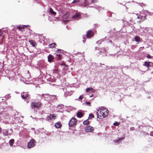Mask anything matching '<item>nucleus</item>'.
<instances>
[{"label":"nucleus","instance_id":"f257e3e1","mask_svg":"<svg viewBox=\"0 0 153 153\" xmlns=\"http://www.w3.org/2000/svg\"><path fill=\"white\" fill-rule=\"evenodd\" d=\"M108 111L107 109L103 107H100L97 112V117L100 119L104 118L108 115Z\"/></svg>","mask_w":153,"mask_h":153},{"label":"nucleus","instance_id":"f03ea898","mask_svg":"<svg viewBox=\"0 0 153 153\" xmlns=\"http://www.w3.org/2000/svg\"><path fill=\"white\" fill-rule=\"evenodd\" d=\"M41 105V103L39 102H33L31 103L30 106L32 109L35 108H39L40 107Z\"/></svg>","mask_w":153,"mask_h":153},{"label":"nucleus","instance_id":"7ed1b4c3","mask_svg":"<svg viewBox=\"0 0 153 153\" xmlns=\"http://www.w3.org/2000/svg\"><path fill=\"white\" fill-rule=\"evenodd\" d=\"M77 122L76 118H72L69 122V125L70 126L72 127L76 124Z\"/></svg>","mask_w":153,"mask_h":153},{"label":"nucleus","instance_id":"20e7f679","mask_svg":"<svg viewBox=\"0 0 153 153\" xmlns=\"http://www.w3.org/2000/svg\"><path fill=\"white\" fill-rule=\"evenodd\" d=\"M35 141L33 139H31L27 144V147L28 148H31L35 146Z\"/></svg>","mask_w":153,"mask_h":153},{"label":"nucleus","instance_id":"39448f33","mask_svg":"<svg viewBox=\"0 0 153 153\" xmlns=\"http://www.w3.org/2000/svg\"><path fill=\"white\" fill-rule=\"evenodd\" d=\"M56 118V116L54 114H50L49 116H47L46 118V120L49 121L51 120H54Z\"/></svg>","mask_w":153,"mask_h":153},{"label":"nucleus","instance_id":"423d86ee","mask_svg":"<svg viewBox=\"0 0 153 153\" xmlns=\"http://www.w3.org/2000/svg\"><path fill=\"white\" fill-rule=\"evenodd\" d=\"M94 35V32L91 30H89L87 32L86 36L88 38L92 37Z\"/></svg>","mask_w":153,"mask_h":153},{"label":"nucleus","instance_id":"0eeeda50","mask_svg":"<svg viewBox=\"0 0 153 153\" xmlns=\"http://www.w3.org/2000/svg\"><path fill=\"white\" fill-rule=\"evenodd\" d=\"M80 5L82 7H86L89 5V3L88 2L87 0H84V1L81 3Z\"/></svg>","mask_w":153,"mask_h":153},{"label":"nucleus","instance_id":"6e6552de","mask_svg":"<svg viewBox=\"0 0 153 153\" xmlns=\"http://www.w3.org/2000/svg\"><path fill=\"white\" fill-rule=\"evenodd\" d=\"M94 129L93 127H92L90 126H88L86 127L85 128V130L86 132H92Z\"/></svg>","mask_w":153,"mask_h":153},{"label":"nucleus","instance_id":"1a4fd4ad","mask_svg":"<svg viewBox=\"0 0 153 153\" xmlns=\"http://www.w3.org/2000/svg\"><path fill=\"white\" fill-rule=\"evenodd\" d=\"M72 18L76 20H78L80 19V14L78 13H76L72 16Z\"/></svg>","mask_w":153,"mask_h":153},{"label":"nucleus","instance_id":"9d476101","mask_svg":"<svg viewBox=\"0 0 153 153\" xmlns=\"http://www.w3.org/2000/svg\"><path fill=\"white\" fill-rule=\"evenodd\" d=\"M73 93V92L71 91H67L66 92H65L64 96L66 97L68 96H71Z\"/></svg>","mask_w":153,"mask_h":153},{"label":"nucleus","instance_id":"9b49d317","mask_svg":"<svg viewBox=\"0 0 153 153\" xmlns=\"http://www.w3.org/2000/svg\"><path fill=\"white\" fill-rule=\"evenodd\" d=\"M28 94L27 92H23L21 94V96L22 99H25L28 96Z\"/></svg>","mask_w":153,"mask_h":153},{"label":"nucleus","instance_id":"f8f14e48","mask_svg":"<svg viewBox=\"0 0 153 153\" xmlns=\"http://www.w3.org/2000/svg\"><path fill=\"white\" fill-rule=\"evenodd\" d=\"M55 126L56 128H60L62 126L60 122L59 121L56 123L55 124Z\"/></svg>","mask_w":153,"mask_h":153},{"label":"nucleus","instance_id":"ddd939ff","mask_svg":"<svg viewBox=\"0 0 153 153\" xmlns=\"http://www.w3.org/2000/svg\"><path fill=\"white\" fill-rule=\"evenodd\" d=\"M84 115V114L81 111H78L76 114V116L77 117L81 118Z\"/></svg>","mask_w":153,"mask_h":153},{"label":"nucleus","instance_id":"4468645a","mask_svg":"<svg viewBox=\"0 0 153 153\" xmlns=\"http://www.w3.org/2000/svg\"><path fill=\"white\" fill-rule=\"evenodd\" d=\"M49 12L53 16H55L56 14V12L54 11L53 10L51 7H50Z\"/></svg>","mask_w":153,"mask_h":153},{"label":"nucleus","instance_id":"2eb2a0df","mask_svg":"<svg viewBox=\"0 0 153 153\" xmlns=\"http://www.w3.org/2000/svg\"><path fill=\"white\" fill-rule=\"evenodd\" d=\"M137 18L138 19H140V21H143L145 19V16H142L141 15H139L138 16V15H137Z\"/></svg>","mask_w":153,"mask_h":153},{"label":"nucleus","instance_id":"dca6fc26","mask_svg":"<svg viewBox=\"0 0 153 153\" xmlns=\"http://www.w3.org/2000/svg\"><path fill=\"white\" fill-rule=\"evenodd\" d=\"M54 57L51 54H50L48 56V61L49 62H51L54 59Z\"/></svg>","mask_w":153,"mask_h":153},{"label":"nucleus","instance_id":"f3484780","mask_svg":"<svg viewBox=\"0 0 153 153\" xmlns=\"http://www.w3.org/2000/svg\"><path fill=\"white\" fill-rule=\"evenodd\" d=\"M56 45V44L55 43H53L49 45L48 46L50 48H53L55 47V46Z\"/></svg>","mask_w":153,"mask_h":153},{"label":"nucleus","instance_id":"a211bd4d","mask_svg":"<svg viewBox=\"0 0 153 153\" xmlns=\"http://www.w3.org/2000/svg\"><path fill=\"white\" fill-rule=\"evenodd\" d=\"M150 63L151 62H145L144 64H143V65L144 66H146L147 67H149Z\"/></svg>","mask_w":153,"mask_h":153},{"label":"nucleus","instance_id":"6ab92c4d","mask_svg":"<svg viewBox=\"0 0 153 153\" xmlns=\"http://www.w3.org/2000/svg\"><path fill=\"white\" fill-rule=\"evenodd\" d=\"M134 39L137 42H140V38L138 36H135L134 37Z\"/></svg>","mask_w":153,"mask_h":153},{"label":"nucleus","instance_id":"aec40b11","mask_svg":"<svg viewBox=\"0 0 153 153\" xmlns=\"http://www.w3.org/2000/svg\"><path fill=\"white\" fill-rule=\"evenodd\" d=\"M69 14L68 13H66L62 16V17L63 19H66L69 17Z\"/></svg>","mask_w":153,"mask_h":153},{"label":"nucleus","instance_id":"412c9836","mask_svg":"<svg viewBox=\"0 0 153 153\" xmlns=\"http://www.w3.org/2000/svg\"><path fill=\"white\" fill-rule=\"evenodd\" d=\"M3 134L5 135H10V134H8V131L6 129L3 130Z\"/></svg>","mask_w":153,"mask_h":153},{"label":"nucleus","instance_id":"4be33fe9","mask_svg":"<svg viewBox=\"0 0 153 153\" xmlns=\"http://www.w3.org/2000/svg\"><path fill=\"white\" fill-rule=\"evenodd\" d=\"M29 42L32 45L33 47H35L36 46V43L32 40H29Z\"/></svg>","mask_w":153,"mask_h":153},{"label":"nucleus","instance_id":"5701e85b","mask_svg":"<svg viewBox=\"0 0 153 153\" xmlns=\"http://www.w3.org/2000/svg\"><path fill=\"white\" fill-rule=\"evenodd\" d=\"M14 140L13 139H12L10 140L9 141V144L11 146H12L14 142Z\"/></svg>","mask_w":153,"mask_h":153},{"label":"nucleus","instance_id":"b1692460","mask_svg":"<svg viewBox=\"0 0 153 153\" xmlns=\"http://www.w3.org/2000/svg\"><path fill=\"white\" fill-rule=\"evenodd\" d=\"M89 122L87 120H86L85 121H84L83 122V124L84 125H88V124H89Z\"/></svg>","mask_w":153,"mask_h":153},{"label":"nucleus","instance_id":"393cba45","mask_svg":"<svg viewBox=\"0 0 153 153\" xmlns=\"http://www.w3.org/2000/svg\"><path fill=\"white\" fill-rule=\"evenodd\" d=\"M24 26H25V27H27V26H25L24 25L23 27H21L20 26H19L17 27V28L20 31H22V29H23V27Z\"/></svg>","mask_w":153,"mask_h":153},{"label":"nucleus","instance_id":"a878e982","mask_svg":"<svg viewBox=\"0 0 153 153\" xmlns=\"http://www.w3.org/2000/svg\"><path fill=\"white\" fill-rule=\"evenodd\" d=\"M93 89L92 88H87L86 89V92H88L89 91H92Z\"/></svg>","mask_w":153,"mask_h":153},{"label":"nucleus","instance_id":"bb28decb","mask_svg":"<svg viewBox=\"0 0 153 153\" xmlns=\"http://www.w3.org/2000/svg\"><path fill=\"white\" fill-rule=\"evenodd\" d=\"M94 117V115L92 114H90L89 115V118L90 119H92Z\"/></svg>","mask_w":153,"mask_h":153},{"label":"nucleus","instance_id":"cd10ccee","mask_svg":"<svg viewBox=\"0 0 153 153\" xmlns=\"http://www.w3.org/2000/svg\"><path fill=\"white\" fill-rule=\"evenodd\" d=\"M97 0H91V2L92 3L94 4L97 2Z\"/></svg>","mask_w":153,"mask_h":153},{"label":"nucleus","instance_id":"c85d7f7f","mask_svg":"<svg viewBox=\"0 0 153 153\" xmlns=\"http://www.w3.org/2000/svg\"><path fill=\"white\" fill-rule=\"evenodd\" d=\"M10 96L9 94H8L6 95L5 96V97L7 99H9L10 97Z\"/></svg>","mask_w":153,"mask_h":153},{"label":"nucleus","instance_id":"c756f323","mask_svg":"<svg viewBox=\"0 0 153 153\" xmlns=\"http://www.w3.org/2000/svg\"><path fill=\"white\" fill-rule=\"evenodd\" d=\"M79 0H74V1L72 2V3H77L79 1Z\"/></svg>","mask_w":153,"mask_h":153},{"label":"nucleus","instance_id":"7c9ffc66","mask_svg":"<svg viewBox=\"0 0 153 153\" xmlns=\"http://www.w3.org/2000/svg\"><path fill=\"white\" fill-rule=\"evenodd\" d=\"M119 123L117 122H115L113 124L115 126H118L119 125Z\"/></svg>","mask_w":153,"mask_h":153},{"label":"nucleus","instance_id":"2f4dec72","mask_svg":"<svg viewBox=\"0 0 153 153\" xmlns=\"http://www.w3.org/2000/svg\"><path fill=\"white\" fill-rule=\"evenodd\" d=\"M49 96V95L48 94H42V97H44L45 99V96Z\"/></svg>","mask_w":153,"mask_h":153},{"label":"nucleus","instance_id":"473e14b6","mask_svg":"<svg viewBox=\"0 0 153 153\" xmlns=\"http://www.w3.org/2000/svg\"><path fill=\"white\" fill-rule=\"evenodd\" d=\"M146 57L149 59L151 58V56L149 54H147L146 56Z\"/></svg>","mask_w":153,"mask_h":153},{"label":"nucleus","instance_id":"72a5a7b5","mask_svg":"<svg viewBox=\"0 0 153 153\" xmlns=\"http://www.w3.org/2000/svg\"><path fill=\"white\" fill-rule=\"evenodd\" d=\"M56 57L59 59H60L61 57V55L60 54H57Z\"/></svg>","mask_w":153,"mask_h":153},{"label":"nucleus","instance_id":"f704fd0d","mask_svg":"<svg viewBox=\"0 0 153 153\" xmlns=\"http://www.w3.org/2000/svg\"><path fill=\"white\" fill-rule=\"evenodd\" d=\"M57 71H58L57 69H54L53 70V73H56Z\"/></svg>","mask_w":153,"mask_h":153},{"label":"nucleus","instance_id":"c9c22d12","mask_svg":"<svg viewBox=\"0 0 153 153\" xmlns=\"http://www.w3.org/2000/svg\"><path fill=\"white\" fill-rule=\"evenodd\" d=\"M83 98V97L82 96H80L79 97V100H82Z\"/></svg>","mask_w":153,"mask_h":153},{"label":"nucleus","instance_id":"e433bc0d","mask_svg":"<svg viewBox=\"0 0 153 153\" xmlns=\"http://www.w3.org/2000/svg\"><path fill=\"white\" fill-rule=\"evenodd\" d=\"M86 103L87 104V105H89L90 106V102H86Z\"/></svg>","mask_w":153,"mask_h":153},{"label":"nucleus","instance_id":"4c0bfd02","mask_svg":"<svg viewBox=\"0 0 153 153\" xmlns=\"http://www.w3.org/2000/svg\"><path fill=\"white\" fill-rule=\"evenodd\" d=\"M69 20H66L65 21V20H63V21L65 23H66L65 22H68V21H69Z\"/></svg>","mask_w":153,"mask_h":153},{"label":"nucleus","instance_id":"58836bf2","mask_svg":"<svg viewBox=\"0 0 153 153\" xmlns=\"http://www.w3.org/2000/svg\"><path fill=\"white\" fill-rule=\"evenodd\" d=\"M150 135L151 136H153V131H151L150 132Z\"/></svg>","mask_w":153,"mask_h":153},{"label":"nucleus","instance_id":"ea45409f","mask_svg":"<svg viewBox=\"0 0 153 153\" xmlns=\"http://www.w3.org/2000/svg\"><path fill=\"white\" fill-rule=\"evenodd\" d=\"M124 139V138H120V139H119V140H118L117 141V142H118L119 141H120V140H123V139Z\"/></svg>","mask_w":153,"mask_h":153},{"label":"nucleus","instance_id":"a19ab883","mask_svg":"<svg viewBox=\"0 0 153 153\" xmlns=\"http://www.w3.org/2000/svg\"><path fill=\"white\" fill-rule=\"evenodd\" d=\"M53 97L54 99H56V96L53 95Z\"/></svg>","mask_w":153,"mask_h":153},{"label":"nucleus","instance_id":"79ce46f5","mask_svg":"<svg viewBox=\"0 0 153 153\" xmlns=\"http://www.w3.org/2000/svg\"><path fill=\"white\" fill-rule=\"evenodd\" d=\"M1 32H0V36H1Z\"/></svg>","mask_w":153,"mask_h":153},{"label":"nucleus","instance_id":"37998d69","mask_svg":"<svg viewBox=\"0 0 153 153\" xmlns=\"http://www.w3.org/2000/svg\"><path fill=\"white\" fill-rule=\"evenodd\" d=\"M140 48L143 49V48H144V47H141V48Z\"/></svg>","mask_w":153,"mask_h":153},{"label":"nucleus","instance_id":"c03bdc74","mask_svg":"<svg viewBox=\"0 0 153 153\" xmlns=\"http://www.w3.org/2000/svg\"><path fill=\"white\" fill-rule=\"evenodd\" d=\"M83 42H85V41H84V40H83Z\"/></svg>","mask_w":153,"mask_h":153},{"label":"nucleus","instance_id":"a18cd8bd","mask_svg":"<svg viewBox=\"0 0 153 153\" xmlns=\"http://www.w3.org/2000/svg\"><path fill=\"white\" fill-rule=\"evenodd\" d=\"M93 96V95H91V96L90 97H91Z\"/></svg>","mask_w":153,"mask_h":153},{"label":"nucleus","instance_id":"49530a36","mask_svg":"<svg viewBox=\"0 0 153 153\" xmlns=\"http://www.w3.org/2000/svg\"><path fill=\"white\" fill-rule=\"evenodd\" d=\"M143 5H144V6H145L146 5H145V4H143Z\"/></svg>","mask_w":153,"mask_h":153},{"label":"nucleus","instance_id":"de8ad7c7","mask_svg":"<svg viewBox=\"0 0 153 153\" xmlns=\"http://www.w3.org/2000/svg\"><path fill=\"white\" fill-rule=\"evenodd\" d=\"M0 32H1V29H0Z\"/></svg>","mask_w":153,"mask_h":153}]
</instances>
